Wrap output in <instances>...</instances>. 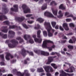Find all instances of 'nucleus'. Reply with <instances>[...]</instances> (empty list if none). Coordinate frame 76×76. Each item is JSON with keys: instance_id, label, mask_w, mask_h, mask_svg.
I'll return each mask as SVG.
<instances>
[{"instance_id": "69168bd1", "label": "nucleus", "mask_w": 76, "mask_h": 76, "mask_svg": "<svg viewBox=\"0 0 76 76\" xmlns=\"http://www.w3.org/2000/svg\"><path fill=\"white\" fill-rule=\"evenodd\" d=\"M61 53L63 54H65V52L64 51H61Z\"/></svg>"}, {"instance_id": "4c0bfd02", "label": "nucleus", "mask_w": 76, "mask_h": 76, "mask_svg": "<svg viewBox=\"0 0 76 76\" xmlns=\"http://www.w3.org/2000/svg\"><path fill=\"white\" fill-rule=\"evenodd\" d=\"M0 57H1V58H2V61H4V55H0Z\"/></svg>"}, {"instance_id": "6e6552de", "label": "nucleus", "mask_w": 76, "mask_h": 76, "mask_svg": "<svg viewBox=\"0 0 76 76\" xmlns=\"http://www.w3.org/2000/svg\"><path fill=\"white\" fill-rule=\"evenodd\" d=\"M60 72L61 73L60 74V76H66L67 75L69 76H72L73 74H69L68 73H66V72H64V71L63 70H61L60 71Z\"/></svg>"}, {"instance_id": "8fccbe9b", "label": "nucleus", "mask_w": 76, "mask_h": 76, "mask_svg": "<svg viewBox=\"0 0 76 76\" xmlns=\"http://www.w3.org/2000/svg\"><path fill=\"white\" fill-rule=\"evenodd\" d=\"M59 28L61 31H64V29H63V28H62L61 26H60Z\"/></svg>"}, {"instance_id": "a18cd8bd", "label": "nucleus", "mask_w": 76, "mask_h": 76, "mask_svg": "<svg viewBox=\"0 0 76 76\" xmlns=\"http://www.w3.org/2000/svg\"><path fill=\"white\" fill-rule=\"evenodd\" d=\"M3 38H7V34H4L2 37Z\"/></svg>"}, {"instance_id": "5fc2aeb1", "label": "nucleus", "mask_w": 76, "mask_h": 76, "mask_svg": "<svg viewBox=\"0 0 76 76\" xmlns=\"http://www.w3.org/2000/svg\"><path fill=\"white\" fill-rule=\"evenodd\" d=\"M43 1H44L43 0H41L39 1V3H42L43 2Z\"/></svg>"}, {"instance_id": "20e7f679", "label": "nucleus", "mask_w": 76, "mask_h": 76, "mask_svg": "<svg viewBox=\"0 0 76 76\" xmlns=\"http://www.w3.org/2000/svg\"><path fill=\"white\" fill-rule=\"evenodd\" d=\"M44 26L46 28H47L48 29H50V31L52 30V31L53 32V33H54V32H55V30L52 29V28L50 25V23H47L46 22H45Z\"/></svg>"}, {"instance_id": "f704fd0d", "label": "nucleus", "mask_w": 76, "mask_h": 76, "mask_svg": "<svg viewBox=\"0 0 76 76\" xmlns=\"http://www.w3.org/2000/svg\"><path fill=\"white\" fill-rule=\"evenodd\" d=\"M28 42H29V43H30L31 44H34V41L33 39H30Z\"/></svg>"}, {"instance_id": "a878e982", "label": "nucleus", "mask_w": 76, "mask_h": 76, "mask_svg": "<svg viewBox=\"0 0 76 76\" xmlns=\"http://www.w3.org/2000/svg\"><path fill=\"white\" fill-rule=\"evenodd\" d=\"M22 25L26 29H28V28H31L32 27V26H27L25 24H23Z\"/></svg>"}, {"instance_id": "a19ab883", "label": "nucleus", "mask_w": 76, "mask_h": 76, "mask_svg": "<svg viewBox=\"0 0 76 76\" xmlns=\"http://www.w3.org/2000/svg\"><path fill=\"white\" fill-rule=\"evenodd\" d=\"M4 24H6V25H9V21H5L3 22Z\"/></svg>"}, {"instance_id": "bf43d9fd", "label": "nucleus", "mask_w": 76, "mask_h": 76, "mask_svg": "<svg viewBox=\"0 0 76 76\" xmlns=\"http://www.w3.org/2000/svg\"><path fill=\"white\" fill-rule=\"evenodd\" d=\"M58 74H59L58 72H56L55 73V76H57V75H58Z\"/></svg>"}, {"instance_id": "0eeeda50", "label": "nucleus", "mask_w": 76, "mask_h": 76, "mask_svg": "<svg viewBox=\"0 0 76 76\" xmlns=\"http://www.w3.org/2000/svg\"><path fill=\"white\" fill-rule=\"evenodd\" d=\"M11 42L12 43V44H8V46L10 48H14V47H15V46H16L15 44H18V42L15 41V40H11Z\"/></svg>"}, {"instance_id": "de8ad7c7", "label": "nucleus", "mask_w": 76, "mask_h": 76, "mask_svg": "<svg viewBox=\"0 0 76 76\" xmlns=\"http://www.w3.org/2000/svg\"><path fill=\"white\" fill-rule=\"evenodd\" d=\"M69 13L68 12H66L65 13V16H69Z\"/></svg>"}, {"instance_id": "7c9ffc66", "label": "nucleus", "mask_w": 76, "mask_h": 76, "mask_svg": "<svg viewBox=\"0 0 76 76\" xmlns=\"http://www.w3.org/2000/svg\"><path fill=\"white\" fill-rule=\"evenodd\" d=\"M51 24L53 28H54L56 25V22L54 21H52L51 22Z\"/></svg>"}, {"instance_id": "0e129e2a", "label": "nucleus", "mask_w": 76, "mask_h": 76, "mask_svg": "<svg viewBox=\"0 0 76 76\" xmlns=\"http://www.w3.org/2000/svg\"><path fill=\"white\" fill-rule=\"evenodd\" d=\"M63 37L64 39H67L66 37L65 36H63Z\"/></svg>"}, {"instance_id": "ddd939ff", "label": "nucleus", "mask_w": 76, "mask_h": 76, "mask_svg": "<svg viewBox=\"0 0 76 76\" xmlns=\"http://www.w3.org/2000/svg\"><path fill=\"white\" fill-rule=\"evenodd\" d=\"M14 9L12 8L11 9V11H14V12H18V5H15L13 6Z\"/></svg>"}, {"instance_id": "864d4df0", "label": "nucleus", "mask_w": 76, "mask_h": 76, "mask_svg": "<svg viewBox=\"0 0 76 76\" xmlns=\"http://www.w3.org/2000/svg\"><path fill=\"white\" fill-rule=\"evenodd\" d=\"M55 28L56 29H58V26L57 25L55 27Z\"/></svg>"}, {"instance_id": "e433bc0d", "label": "nucleus", "mask_w": 76, "mask_h": 76, "mask_svg": "<svg viewBox=\"0 0 76 76\" xmlns=\"http://www.w3.org/2000/svg\"><path fill=\"white\" fill-rule=\"evenodd\" d=\"M10 34H12V35H15V33L14 32L12 31H9Z\"/></svg>"}, {"instance_id": "13d9d810", "label": "nucleus", "mask_w": 76, "mask_h": 76, "mask_svg": "<svg viewBox=\"0 0 76 76\" xmlns=\"http://www.w3.org/2000/svg\"><path fill=\"white\" fill-rule=\"evenodd\" d=\"M49 51H52V48H49Z\"/></svg>"}, {"instance_id": "393cba45", "label": "nucleus", "mask_w": 76, "mask_h": 76, "mask_svg": "<svg viewBox=\"0 0 76 76\" xmlns=\"http://www.w3.org/2000/svg\"><path fill=\"white\" fill-rule=\"evenodd\" d=\"M25 19V18L23 17L22 18H18V20L19 22H22L23 20Z\"/></svg>"}, {"instance_id": "774afa93", "label": "nucleus", "mask_w": 76, "mask_h": 76, "mask_svg": "<svg viewBox=\"0 0 76 76\" xmlns=\"http://www.w3.org/2000/svg\"><path fill=\"white\" fill-rule=\"evenodd\" d=\"M8 76H13V75L12 74H8L7 75Z\"/></svg>"}, {"instance_id": "2eb2a0df", "label": "nucleus", "mask_w": 76, "mask_h": 76, "mask_svg": "<svg viewBox=\"0 0 76 76\" xmlns=\"http://www.w3.org/2000/svg\"><path fill=\"white\" fill-rule=\"evenodd\" d=\"M9 56H10L11 58H13V56L12 55H10V54L9 53H7V55L6 57V58L7 60H9L10 58H9Z\"/></svg>"}, {"instance_id": "e2e57ef3", "label": "nucleus", "mask_w": 76, "mask_h": 76, "mask_svg": "<svg viewBox=\"0 0 76 76\" xmlns=\"http://www.w3.org/2000/svg\"><path fill=\"white\" fill-rule=\"evenodd\" d=\"M4 9L5 10H6V13H7V12H9V10H7V9Z\"/></svg>"}, {"instance_id": "ea45409f", "label": "nucleus", "mask_w": 76, "mask_h": 76, "mask_svg": "<svg viewBox=\"0 0 76 76\" xmlns=\"http://www.w3.org/2000/svg\"><path fill=\"white\" fill-rule=\"evenodd\" d=\"M68 47L69 48V49H73V46L70 45H69L68 46Z\"/></svg>"}, {"instance_id": "9d476101", "label": "nucleus", "mask_w": 76, "mask_h": 76, "mask_svg": "<svg viewBox=\"0 0 76 76\" xmlns=\"http://www.w3.org/2000/svg\"><path fill=\"white\" fill-rule=\"evenodd\" d=\"M22 52L21 54L23 56H25V55H26V53H29L30 55H31V56H34V54L32 52H31L29 53V51H26L24 49H23V50H22Z\"/></svg>"}, {"instance_id": "4468645a", "label": "nucleus", "mask_w": 76, "mask_h": 76, "mask_svg": "<svg viewBox=\"0 0 76 76\" xmlns=\"http://www.w3.org/2000/svg\"><path fill=\"white\" fill-rule=\"evenodd\" d=\"M54 57H49L48 58V62L46 63V64H50L51 62H52L53 60Z\"/></svg>"}, {"instance_id": "9b49d317", "label": "nucleus", "mask_w": 76, "mask_h": 76, "mask_svg": "<svg viewBox=\"0 0 76 76\" xmlns=\"http://www.w3.org/2000/svg\"><path fill=\"white\" fill-rule=\"evenodd\" d=\"M45 16H46L47 17H49L50 18H53L54 16L53 14L48 11H46L44 13Z\"/></svg>"}, {"instance_id": "79ce46f5", "label": "nucleus", "mask_w": 76, "mask_h": 76, "mask_svg": "<svg viewBox=\"0 0 76 76\" xmlns=\"http://www.w3.org/2000/svg\"><path fill=\"white\" fill-rule=\"evenodd\" d=\"M8 30H7V29H4L2 30V31L3 32H4L5 33H7V32Z\"/></svg>"}, {"instance_id": "37998d69", "label": "nucleus", "mask_w": 76, "mask_h": 76, "mask_svg": "<svg viewBox=\"0 0 76 76\" xmlns=\"http://www.w3.org/2000/svg\"><path fill=\"white\" fill-rule=\"evenodd\" d=\"M58 54V53H57V52L54 53L53 52H52L51 53H50V55H55V54Z\"/></svg>"}, {"instance_id": "4d7b16f0", "label": "nucleus", "mask_w": 76, "mask_h": 76, "mask_svg": "<svg viewBox=\"0 0 76 76\" xmlns=\"http://www.w3.org/2000/svg\"><path fill=\"white\" fill-rule=\"evenodd\" d=\"M66 42V40H63L61 41V43H65Z\"/></svg>"}, {"instance_id": "423d86ee", "label": "nucleus", "mask_w": 76, "mask_h": 76, "mask_svg": "<svg viewBox=\"0 0 76 76\" xmlns=\"http://www.w3.org/2000/svg\"><path fill=\"white\" fill-rule=\"evenodd\" d=\"M49 42L53 44V42L50 40H45L43 42V44L42 46V48H47V43Z\"/></svg>"}, {"instance_id": "a211bd4d", "label": "nucleus", "mask_w": 76, "mask_h": 76, "mask_svg": "<svg viewBox=\"0 0 76 76\" xmlns=\"http://www.w3.org/2000/svg\"><path fill=\"white\" fill-rule=\"evenodd\" d=\"M46 29H47V31H48V36L49 37H52L53 35V33H51L50 32V29H48V28H47L46 27Z\"/></svg>"}, {"instance_id": "473e14b6", "label": "nucleus", "mask_w": 76, "mask_h": 76, "mask_svg": "<svg viewBox=\"0 0 76 76\" xmlns=\"http://www.w3.org/2000/svg\"><path fill=\"white\" fill-rule=\"evenodd\" d=\"M16 28H17V26H10L9 27L10 29H14Z\"/></svg>"}, {"instance_id": "58836bf2", "label": "nucleus", "mask_w": 76, "mask_h": 76, "mask_svg": "<svg viewBox=\"0 0 76 76\" xmlns=\"http://www.w3.org/2000/svg\"><path fill=\"white\" fill-rule=\"evenodd\" d=\"M66 22H72V19H71L70 18H68L66 19Z\"/></svg>"}, {"instance_id": "09e8293b", "label": "nucleus", "mask_w": 76, "mask_h": 76, "mask_svg": "<svg viewBox=\"0 0 76 76\" xmlns=\"http://www.w3.org/2000/svg\"><path fill=\"white\" fill-rule=\"evenodd\" d=\"M46 75L47 76H51V74H50V73L48 72L46 74Z\"/></svg>"}, {"instance_id": "c756f323", "label": "nucleus", "mask_w": 76, "mask_h": 76, "mask_svg": "<svg viewBox=\"0 0 76 76\" xmlns=\"http://www.w3.org/2000/svg\"><path fill=\"white\" fill-rule=\"evenodd\" d=\"M50 6H52V5H57V3L55 2L54 1H52L50 4Z\"/></svg>"}, {"instance_id": "6ab92c4d", "label": "nucleus", "mask_w": 76, "mask_h": 76, "mask_svg": "<svg viewBox=\"0 0 76 76\" xmlns=\"http://www.w3.org/2000/svg\"><path fill=\"white\" fill-rule=\"evenodd\" d=\"M58 14L59 15L57 16L58 18H61L63 16V14L62 13V12L61 11L59 10L58 12Z\"/></svg>"}, {"instance_id": "cd10ccee", "label": "nucleus", "mask_w": 76, "mask_h": 76, "mask_svg": "<svg viewBox=\"0 0 76 76\" xmlns=\"http://www.w3.org/2000/svg\"><path fill=\"white\" fill-rule=\"evenodd\" d=\"M37 71L38 72H44V70L42 68H40L39 69H37Z\"/></svg>"}, {"instance_id": "72a5a7b5", "label": "nucleus", "mask_w": 76, "mask_h": 76, "mask_svg": "<svg viewBox=\"0 0 76 76\" xmlns=\"http://www.w3.org/2000/svg\"><path fill=\"white\" fill-rule=\"evenodd\" d=\"M69 26L70 27H71V28H72V27H75V24H74L73 23H70L69 24Z\"/></svg>"}, {"instance_id": "f257e3e1", "label": "nucleus", "mask_w": 76, "mask_h": 76, "mask_svg": "<svg viewBox=\"0 0 76 76\" xmlns=\"http://www.w3.org/2000/svg\"><path fill=\"white\" fill-rule=\"evenodd\" d=\"M41 34V31L40 30L37 31V37L39 38L38 39L36 38V35H34L33 36V37L34 39V40L36 42H38V43H41L42 42V39L40 38L41 37L40 35Z\"/></svg>"}, {"instance_id": "c03bdc74", "label": "nucleus", "mask_w": 76, "mask_h": 76, "mask_svg": "<svg viewBox=\"0 0 76 76\" xmlns=\"http://www.w3.org/2000/svg\"><path fill=\"white\" fill-rule=\"evenodd\" d=\"M32 16V14H29V15H26V16L27 18H29V17H31V16Z\"/></svg>"}, {"instance_id": "aec40b11", "label": "nucleus", "mask_w": 76, "mask_h": 76, "mask_svg": "<svg viewBox=\"0 0 76 76\" xmlns=\"http://www.w3.org/2000/svg\"><path fill=\"white\" fill-rule=\"evenodd\" d=\"M52 12L55 16H57V12H58V10L57 9L56 10H54L53 9H52Z\"/></svg>"}, {"instance_id": "2f4dec72", "label": "nucleus", "mask_w": 76, "mask_h": 76, "mask_svg": "<svg viewBox=\"0 0 76 76\" xmlns=\"http://www.w3.org/2000/svg\"><path fill=\"white\" fill-rule=\"evenodd\" d=\"M29 37H30V36L28 35H25L24 36V38L26 40H27V38H29Z\"/></svg>"}, {"instance_id": "c9c22d12", "label": "nucleus", "mask_w": 76, "mask_h": 76, "mask_svg": "<svg viewBox=\"0 0 76 76\" xmlns=\"http://www.w3.org/2000/svg\"><path fill=\"white\" fill-rule=\"evenodd\" d=\"M43 35L45 37H47V32L45 31H43Z\"/></svg>"}, {"instance_id": "412c9836", "label": "nucleus", "mask_w": 76, "mask_h": 76, "mask_svg": "<svg viewBox=\"0 0 76 76\" xmlns=\"http://www.w3.org/2000/svg\"><path fill=\"white\" fill-rule=\"evenodd\" d=\"M7 18L4 15L0 16V20H3V19H7Z\"/></svg>"}, {"instance_id": "603ef678", "label": "nucleus", "mask_w": 76, "mask_h": 76, "mask_svg": "<svg viewBox=\"0 0 76 76\" xmlns=\"http://www.w3.org/2000/svg\"><path fill=\"white\" fill-rule=\"evenodd\" d=\"M0 64L1 65V66H3L4 65V63L3 62H1L0 63Z\"/></svg>"}, {"instance_id": "680f3d73", "label": "nucleus", "mask_w": 76, "mask_h": 76, "mask_svg": "<svg viewBox=\"0 0 76 76\" xmlns=\"http://www.w3.org/2000/svg\"><path fill=\"white\" fill-rule=\"evenodd\" d=\"M51 0H45V1H47V2H48V3H49V2H50L51 1Z\"/></svg>"}, {"instance_id": "f03ea898", "label": "nucleus", "mask_w": 76, "mask_h": 76, "mask_svg": "<svg viewBox=\"0 0 76 76\" xmlns=\"http://www.w3.org/2000/svg\"><path fill=\"white\" fill-rule=\"evenodd\" d=\"M34 51L35 53H37L38 54H41V55H43L45 56H47L49 55V53L47 52L39 50L37 51L36 50H34Z\"/></svg>"}, {"instance_id": "4be33fe9", "label": "nucleus", "mask_w": 76, "mask_h": 76, "mask_svg": "<svg viewBox=\"0 0 76 76\" xmlns=\"http://www.w3.org/2000/svg\"><path fill=\"white\" fill-rule=\"evenodd\" d=\"M44 20L41 18H39L37 20V21H38L40 23L43 22Z\"/></svg>"}, {"instance_id": "1a4fd4ad", "label": "nucleus", "mask_w": 76, "mask_h": 76, "mask_svg": "<svg viewBox=\"0 0 76 76\" xmlns=\"http://www.w3.org/2000/svg\"><path fill=\"white\" fill-rule=\"evenodd\" d=\"M43 68H44L46 72H49V69H50L51 72H53V68L51 67V66H43Z\"/></svg>"}, {"instance_id": "f8f14e48", "label": "nucleus", "mask_w": 76, "mask_h": 76, "mask_svg": "<svg viewBox=\"0 0 76 76\" xmlns=\"http://www.w3.org/2000/svg\"><path fill=\"white\" fill-rule=\"evenodd\" d=\"M64 70L68 73H72L73 72V70H75V68L73 66H72L69 69L65 70Z\"/></svg>"}, {"instance_id": "338daca9", "label": "nucleus", "mask_w": 76, "mask_h": 76, "mask_svg": "<svg viewBox=\"0 0 76 76\" xmlns=\"http://www.w3.org/2000/svg\"><path fill=\"white\" fill-rule=\"evenodd\" d=\"M45 74L44 73H42L41 74V76H43V75H45Z\"/></svg>"}, {"instance_id": "dca6fc26", "label": "nucleus", "mask_w": 76, "mask_h": 76, "mask_svg": "<svg viewBox=\"0 0 76 76\" xmlns=\"http://www.w3.org/2000/svg\"><path fill=\"white\" fill-rule=\"evenodd\" d=\"M63 27L64 28L66 31H69V30L67 24L66 23H64L63 25Z\"/></svg>"}, {"instance_id": "3c124183", "label": "nucleus", "mask_w": 76, "mask_h": 76, "mask_svg": "<svg viewBox=\"0 0 76 76\" xmlns=\"http://www.w3.org/2000/svg\"><path fill=\"white\" fill-rule=\"evenodd\" d=\"M28 23H30L31 24V23H32L34 22V21H28Z\"/></svg>"}, {"instance_id": "f3484780", "label": "nucleus", "mask_w": 76, "mask_h": 76, "mask_svg": "<svg viewBox=\"0 0 76 76\" xmlns=\"http://www.w3.org/2000/svg\"><path fill=\"white\" fill-rule=\"evenodd\" d=\"M73 41L71 39H70L69 41V43H71V44H73V43H75L76 41V38H75V37H72V38Z\"/></svg>"}, {"instance_id": "c85d7f7f", "label": "nucleus", "mask_w": 76, "mask_h": 76, "mask_svg": "<svg viewBox=\"0 0 76 76\" xmlns=\"http://www.w3.org/2000/svg\"><path fill=\"white\" fill-rule=\"evenodd\" d=\"M47 4H45L42 7V10H45V9H47Z\"/></svg>"}, {"instance_id": "b1692460", "label": "nucleus", "mask_w": 76, "mask_h": 76, "mask_svg": "<svg viewBox=\"0 0 76 76\" xmlns=\"http://www.w3.org/2000/svg\"><path fill=\"white\" fill-rule=\"evenodd\" d=\"M16 39H17V40H20L19 43H22V42H23V39H21V38L20 37H17L16 38Z\"/></svg>"}, {"instance_id": "39448f33", "label": "nucleus", "mask_w": 76, "mask_h": 76, "mask_svg": "<svg viewBox=\"0 0 76 76\" xmlns=\"http://www.w3.org/2000/svg\"><path fill=\"white\" fill-rule=\"evenodd\" d=\"M22 8L23 9L24 13H31V10L28 8H27L25 5H23L22 6Z\"/></svg>"}, {"instance_id": "052dcab7", "label": "nucleus", "mask_w": 76, "mask_h": 76, "mask_svg": "<svg viewBox=\"0 0 76 76\" xmlns=\"http://www.w3.org/2000/svg\"><path fill=\"white\" fill-rule=\"evenodd\" d=\"M30 70H31V72H34V71H35V70H34L33 69H30Z\"/></svg>"}, {"instance_id": "5701e85b", "label": "nucleus", "mask_w": 76, "mask_h": 76, "mask_svg": "<svg viewBox=\"0 0 76 76\" xmlns=\"http://www.w3.org/2000/svg\"><path fill=\"white\" fill-rule=\"evenodd\" d=\"M59 9L64 10L66 9V7H64L63 4H61L59 7Z\"/></svg>"}, {"instance_id": "bb28decb", "label": "nucleus", "mask_w": 76, "mask_h": 76, "mask_svg": "<svg viewBox=\"0 0 76 76\" xmlns=\"http://www.w3.org/2000/svg\"><path fill=\"white\" fill-rule=\"evenodd\" d=\"M51 65L55 69H57V65H56L55 64H51Z\"/></svg>"}, {"instance_id": "7ed1b4c3", "label": "nucleus", "mask_w": 76, "mask_h": 76, "mask_svg": "<svg viewBox=\"0 0 76 76\" xmlns=\"http://www.w3.org/2000/svg\"><path fill=\"white\" fill-rule=\"evenodd\" d=\"M24 75H25V76H30V74L28 73V71L27 70H24V73H22L20 72H17L16 75L17 76H23Z\"/></svg>"}, {"instance_id": "49530a36", "label": "nucleus", "mask_w": 76, "mask_h": 76, "mask_svg": "<svg viewBox=\"0 0 76 76\" xmlns=\"http://www.w3.org/2000/svg\"><path fill=\"white\" fill-rule=\"evenodd\" d=\"M72 17H73V15H69L66 17L67 18H72Z\"/></svg>"}, {"instance_id": "6e6d98bb", "label": "nucleus", "mask_w": 76, "mask_h": 76, "mask_svg": "<svg viewBox=\"0 0 76 76\" xmlns=\"http://www.w3.org/2000/svg\"><path fill=\"white\" fill-rule=\"evenodd\" d=\"M73 34V33H70L69 34H67V35H72Z\"/></svg>"}]
</instances>
